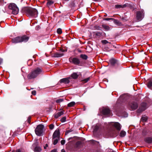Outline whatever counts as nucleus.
I'll return each instance as SVG.
<instances>
[{
  "label": "nucleus",
  "instance_id": "nucleus-6",
  "mask_svg": "<svg viewBox=\"0 0 152 152\" xmlns=\"http://www.w3.org/2000/svg\"><path fill=\"white\" fill-rule=\"evenodd\" d=\"M44 126L42 124L38 125L35 130L36 134L38 136H41L43 132Z\"/></svg>",
  "mask_w": 152,
  "mask_h": 152
},
{
  "label": "nucleus",
  "instance_id": "nucleus-11",
  "mask_svg": "<svg viewBox=\"0 0 152 152\" xmlns=\"http://www.w3.org/2000/svg\"><path fill=\"white\" fill-rule=\"evenodd\" d=\"M102 113L104 115H109L110 114V111L107 107L103 108L102 110Z\"/></svg>",
  "mask_w": 152,
  "mask_h": 152
},
{
  "label": "nucleus",
  "instance_id": "nucleus-44",
  "mask_svg": "<svg viewBox=\"0 0 152 152\" xmlns=\"http://www.w3.org/2000/svg\"><path fill=\"white\" fill-rule=\"evenodd\" d=\"M31 94L34 95H35L36 94V91L35 90H34L32 91Z\"/></svg>",
  "mask_w": 152,
  "mask_h": 152
},
{
  "label": "nucleus",
  "instance_id": "nucleus-43",
  "mask_svg": "<svg viewBox=\"0 0 152 152\" xmlns=\"http://www.w3.org/2000/svg\"><path fill=\"white\" fill-rule=\"evenodd\" d=\"M65 142V141L64 140H63L61 141V143L62 145H64Z\"/></svg>",
  "mask_w": 152,
  "mask_h": 152
},
{
  "label": "nucleus",
  "instance_id": "nucleus-29",
  "mask_svg": "<svg viewBox=\"0 0 152 152\" xmlns=\"http://www.w3.org/2000/svg\"><path fill=\"white\" fill-rule=\"evenodd\" d=\"M75 104V103L74 102H72L68 104L67 106L69 107H73Z\"/></svg>",
  "mask_w": 152,
  "mask_h": 152
},
{
  "label": "nucleus",
  "instance_id": "nucleus-35",
  "mask_svg": "<svg viewBox=\"0 0 152 152\" xmlns=\"http://www.w3.org/2000/svg\"><path fill=\"white\" fill-rule=\"evenodd\" d=\"M96 35L100 37L102 35V33L99 32H97L95 33Z\"/></svg>",
  "mask_w": 152,
  "mask_h": 152
},
{
  "label": "nucleus",
  "instance_id": "nucleus-23",
  "mask_svg": "<svg viewBox=\"0 0 152 152\" xmlns=\"http://www.w3.org/2000/svg\"><path fill=\"white\" fill-rule=\"evenodd\" d=\"M148 87L152 90V80H150L149 81L147 85Z\"/></svg>",
  "mask_w": 152,
  "mask_h": 152
},
{
  "label": "nucleus",
  "instance_id": "nucleus-16",
  "mask_svg": "<svg viewBox=\"0 0 152 152\" xmlns=\"http://www.w3.org/2000/svg\"><path fill=\"white\" fill-rule=\"evenodd\" d=\"M109 62L110 64L113 66H115L116 64H118L117 60L114 59L112 58L110 59L109 61Z\"/></svg>",
  "mask_w": 152,
  "mask_h": 152
},
{
  "label": "nucleus",
  "instance_id": "nucleus-38",
  "mask_svg": "<svg viewBox=\"0 0 152 152\" xmlns=\"http://www.w3.org/2000/svg\"><path fill=\"white\" fill-rule=\"evenodd\" d=\"M147 133V131L145 130H143L142 132V135H143V136H145L146 135V134Z\"/></svg>",
  "mask_w": 152,
  "mask_h": 152
},
{
  "label": "nucleus",
  "instance_id": "nucleus-49",
  "mask_svg": "<svg viewBox=\"0 0 152 152\" xmlns=\"http://www.w3.org/2000/svg\"><path fill=\"white\" fill-rule=\"evenodd\" d=\"M16 152H21V151L20 149H18L16 151Z\"/></svg>",
  "mask_w": 152,
  "mask_h": 152
},
{
  "label": "nucleus",
  "instance_id": "nucleus-55",
  "mask_svg": "<svg viewBox=\"0 0 152 152\" xmlns=\"http://www.w3.org/2000/svg\"><path fill=\"white\" fill-rule=\"evenodd\" d=\"M104 16H107V15H104Z\"/></svg>",
  "mask_w": 152,
  "mask_h": 152
},
{
  "label": "nucleus",
  "instance_id": "nucleus-37",
  "mask_svg": "<svg viewBox=\"0 0 152 152\" xmlns=\"http://www.w3.org/2000/svg\"><path fill=\"white\" fill-rule=\"evenodd\" d=\"M101 42L103 44H105L109 43L107 41L105 40H102Z\"/></svg>",
  "mask_w": 152,
  "mask_h": 152
},
{
  "label": "nucleus",
  "instance_id": "nucleus-30",
  "mask_svg": "<svg viewBox=\"0 0 152 152\" xmlns=\"http://www.w3.org/2000/svg\"><path fill=\"white\" fill-rule=\"evenodd\" d=\"M147 116H144L142 117L141 120L143 122H145L147 120Z\"/></svg>",
  "mask_w": 152,
  "mask_h": 152
},
{
  "label": "nucleus",
  "instance_id": "nucleus-5",
  "mask_svg": "<svg viewBox=\"0 0 152 152\" xmlns=\"http://www.w3.org/2000/svg\"><path fill=\"white\" fill-rule=\"evenodd\" d=\"M13 15H15L18 14L19 9L16 5L14 3H10V12Z\"/></svg>",
  "mask_w": 152,
  "mask_h": 152
},
{
  "label": "nucleus",
  "instance_id": "nucleus-1",
  "mask_svg": "<svg viewBox=\"0 0 152 152\" xmlns=\"http://www.w3.org/2000/svg\"><path fill=\"white\" fill-rule=\"evenodd\" d=\"M21 12L26 14L27 16L34 18L37 16L38 12L36 9L29 7H24L22 8Z\"/></svg>",
  "mask_w": 152,
  "mask_h": 152
},
{
  "label": "nucleus",
  "instance_id": "nucleus-26",
  "mask_svg": "<svg viewBox=\"0 0 152 152\" xmlns=\"http://www.w3.org/2000/svg\"><path fill=\"white\" fill-rule=\"evenodd\" d=\"M80 57L83 59H84L85 60H86L88 58L87 56L85 54H82L80 55Z\"/></svg>",
  "mask_w": 152,
  "mask_h": 152
},
{
  "label": "nucleus",
  "instance_id": "nucleus-2",
  "mask_svg": "<svg viewBox=\"0 0 152 152\" xmlns=\"http://www.w3.org/2000/svg\"><path fill=\"white\" fill-rule=\"evenodd\" d=\"M44 71L42 68H37L33 70L30 72L27 76V78L29 79H34L37 77L39 75L42 74Z\"/></svg>",
  "mask_w": 152,
  "mask_h": 152
},
{
  "label": "nucleus",
  "instance_id": "nucleus-53",
  "mask_svg": "<svg viewBox=\"0 0 152 152\" xmlns=\"http://www.w3.org/2000/svg\"><path fill=\"white\" fill-rule=\"evenodd\" d=\"M93 0L95 1H98V0Z\"/></svg>",
  "mask_w": 152,
  "mask_h": 152
},
{
  "label": "nucleus",
  "instance_id": "nucleus-32",
  "mask_svg": "<svg viewBox=\"0 0 152 152\" xmlns=\"http://www.w3.org/2000/svg\"><path fill=\"white\" fill-rule=\"evenodd\" d=\"M66 117L65 116L62 117L60 120V121L62 122H64L66 121Z\"/></svg>",
  "mask_w": 152,
  "mask_h": 152
},
{
  "label": "nucleus",
  "instance_id": "nucleus-10",
  "mask_svg": "<svg viewBox=\"0 0 152 152\" xmlns=\"http://www.w3.org/2000/svg\"><path fill=\"white\" fill-rule=\"evenodd\" d=\"M147 107V104L145 102L142 103L141 104L140 107L137 110V112L139 113H141L145 110Z\"/></svg>",
  "mask_w": 152,
  "mask_h": 152
},
{
  "label": "nucleus",
  "instance_id": "nucleus-50",
  "mask_svg": "<svg viewBox=\"0 0 152 152\" xmlns=\"http://www.w3.org/2000/svg\"><path fill=\"white\" fill-rule=\"evenodd\" d=\"M61 152H65L64 150V149H62V150H61Z\"/></svg>",
  "mask_w": 152,
  "mask_h": 152
},
{
  "label": "nucleus",
  "instance_id": "nucleus-42",
  "mask_svg": "<svg viewBox=\"0 0 152 152\" xmlns=\"http://www.w3.org/2000/svg\"><path fill=\"white\" fill-rule=\"evenodd\" d=\"M31 117L30 116H29L28 118V119L27 120V121L28 123H30L31 122Z\"/></svg>",
  "mask_w": 152,
  "mask_h": 152
},
{
  "label": "nucleus",
  "instance_id": "nucleus-47",
  "mask_svg": "<svg viewBox=\"0 0 152 152\" xmlns=\"http://www.w3.org/2000/svg\"><path fill=\"white\" fill-rule=\"evenodd\" d=\"M3 60L2 59L0 58V64H1Z\"/></svg>",
  "mask_w": 152,
  "mask_h": 152
},
{
  "label": "nucleus",
  "instance_id": "nucleus-17",
  "mask_svg": "<svg viewBox=\"0 0 152 152\" xmlns=\"http://www.w3.org/2000/svg\"><path fill=\"white\" fill-rule=\"evenodd\" d=\"M145 142L148 143H152V137H148L145 138L144 139Z\"/></svg>",
  "mask_w": 152,
  "mask_h": 152
},
{
  "label": "nucleus",
  "instance_id": "nucleus-46",
  "mask_svg": "<svg viewBox=\"0 0 152 152\" xmlns=\"http://www.w3.org/2000/svg\"><path fill=\"white\" fill-rule=\"evenodd\" d=\"M50 152H56V150L55 149H54L52 150Z\"/></svg>",
  "mask_w": 152,
  "mask_h": 152
},
{
  "label": "nucleus",
  "instance_id": "nucleus-12",
  "mask_svg": "<svg viewBox=\"0 0 152 152\" xmlns=\"http://www.w3.org/2000/svg\"><path fill=\"white\" fill-rule=\"evenodd\" d=\"M71 79V77H69L68 78H63L61 79L59 82L60 83H64L65 84L68 83L69 82V79Z\"/></svg>",
  "mask_w": 152,
  "mask_h": 152
},
{
  "label": "nucleus",
  "instance_id": "nucleus-7",
  "mask_svg": "<svg viewBox=\"0 0 152 152\" xmlns=\"http://www.w3.org/2000/svg\"><path fill=\"white\" fill-rule=\"evenodd\" d=\"M69 61L71 63L75 65H81V64L80 59L77 58L70 57L69 59Z\"/></svg>",
  "mask_w": 152,
  "mask_h": 152
},
{
  "label": "nucleus",
  "instance_id": "nucleus-27",
  "mask_svg": "<svg viewBox=\"0 0 152 152\" xmlns=\"http://www.w3.org/2000/svg\"><path fill=\"white\" fill-rule=\"evenodd\" d=\"M53 3L54 2L52 1H48L47 4V6L48 7H49L51 5L53 4Z\"/></svg>",
  "mask_w": 152,
  "mask_h": 152
},
{
  "label": "nucleus",
  "instance_id": "nucleus-54",
  "mask_svg": "<svg viewBox=\"0 0 152 152\" xmlns=\"http://www.w3.org/2000/svg\"><path fill=\"white\" fill-rule=\"evenodd\" d=\"M111 152H115L113 151H112Z\"/></svg>",
  "mask_w": 152,
  "mask_h": 152
},
{
  "label": "nucleus",
  "instance_id": "nucleus-20",
  "mask_svg": "<svg viewBox=\"0 0 152 152\" xmlns=\"http://www.w3.org/2000/svg\"><path fill=\"white\" fill-rule=\"evenodd\" d=\"M63 55V53H56L54 54L53 56L55 57H60L62 56Z\"/></svg>",
  "mask_w": 152,
  "mask_h": 152
},
{
  "label": "nucleus",
  "instance_id": "nucleus-31",
  "mask_svg": "<svg viewBox=\"0 0 152 152\" xmlns=\"http://www.w3.org/2000/svg\"><path fill=\"white\" fill-rule=\"evenodd\" d=\"M114 22L115 23L118 25H119L121 24V22L117 20L114 19Z\"/></svg>",
  "mask_w": 152,
  "mask_h": 152
},
{
  "label": "nucleus",
  "instance_id": "nucleus-18",
  "mask_svg": "<svg viewBox=\"0 0 152 152\" xmlns=\"http://www.w3.org/2000/svg\"><path fill=\"white\" fill-rule=\"evenodd\" d=\"M128 4H125L124 5L116 4L115 5V7L116 8H124L127 6Z\"/></svg>",
  "mask_w": 152,
  "mask_h": 152
},
{
  "label": "nucleus",
  "instance_id": "nucleus-4",
  "mask_svg": "<svg viewBox=\"0 0 152 152\" xmlns=\"http://www.w3.org/2000/svg\"><path fill=\"white\" fill-rule=\"evenodd\" d=\"M29 38L28 37L24 35L22 37H18L12 39V42L14 43H18L21 42H26L28 41Z\"/></svg>",
  "mask_w": 152,
  "mask_h": 152
},
{
  "label": "nucleus",
  "instance_id": "nucleus-40",
  "mask_svg": "<svg viewBox=\"0 0 152 152\" xmlns=\"http://www.w3.org/2000/svg\"><path fill=\"white\" fill-rule=\"evenodd\" d=\"M54 125H53V124H51L49 126V127L50 129H51V130L53 129L54 128Z\"/></svg>",
  "mask_w": 152,
  "mask_h": 152
},
{
  "label": "nucleus",
  "instance_id": "nucleus-21",
  "mask_svg": "<svg viewBox=\"0 0 152 152\" xmlns=\"http://www.w3.org/2000/svg\"><path fill=\"white\" fill-rule=\"evenodd\" d=\"M71 76L73 79H76L78 78V75L76 73L74 72L71 75Z\"/></svg>",
  "mask_w": 152,
  "mask_h": 152
},
{
  "label": "nucleus",
  "instance_id": "nucleus-24",
  "mask_svg": "<svg viewBox=\"0 0 152 152\" xmlns=\"http://www.w3.org/2000/svg\"><path fill=\"white\" fill-rule=\"evenodd\" d=\"M92 127L94 129L93 132L94 133L96 132L99 128V126L97 125L95 126H93Z\"/></svg>",
  "mask_w": 152,
  "mask_h": 152
},
{
  "label": "nucleus",
  "instance_id": "nucleus-48",
  "mask_svg": "<svg viewBox=\"0 0 152 152\" xmlns=\"http://www.w3.org/2000/svg\"><path fill=\"white\" fill-rule=\"evenodd\" d=\"M48 147V145L47 144H46L45 145V146H44V149H45L46 148Z\"/></svg>",
  "mask_w": 152,
  "mask_h": 152
},
{
  "label": "nucleus",
  "instance_id": "nucleus-36",
  "mask_svg": "<svg viewBox=\"0 0 152 152\" xmlns=\"http://www.w3.org/2000/svg\"><path fill=\"white\" fill-rule=\"evenodd\" d=\"M57 33L59 34H61L62 33V30L61 28H59L57 29Z\"/></svg>",
  "mask_w": 152,
  "mask_h": 152
},
{
  "label": "nucleus",
  "instance_id": "nucleus-25",
  "mask_svg": "<svg viewBox=\"0 0 152 152\" xmlns=\"http://www.w3.org/2000/svg\"><path fill=\"white\" fill-rule=\"evenodd\" d=\"M91 79V77H89L86 79H85L81 80V82L82 83H85L87 82H88V81H89Z\"/></svg>",
  "mask_w": 152,
  "mask_h": 152
},
{
  "label": "nucleus",
  "instance_id": "nucleus-9",
  "mask_svg": "<svg viewBox=\"0 0 152 152\" xmlns=\"http://www.w3.org/2000/svg\"><path fill=\"white\" fill-rule=\"evenodd\" d=\"M138 107V105L137 103L135 102H133L130 103L128 106L130 110H134L136 109Z\"/></svg>",
  "mask_w": 152,
  "mask_h": 152
},
{
  "label": "nucleus",
  "instance_id": "nucleus-33",
  "mask_svg": "<svg viewBox=\"0 0 152 152\" xmlns=\"http://www.w3.org/2000/svg\"><path fill=\"white\" fill-rule=\"evenodd\" d=\"M53 139L54 140L53 144L54 145H56L58 143L59 138H56Z\"/></svg>",
  "mask_w": 152,
  "mask_h": 152
},
{
  "label": "nucleus",
  "instance_id": "nucleus-39",
  "mask_svg": "<svg viewBox=\"0 0 152 152\" xmlns=\"http://www.w3.org/2000/svg\"><path fill=\"white\" fill-rule=\"evenodd\" d=\"M81 144V142L80 141H78L76 143V146L77 147H78Z\"/></svg>",
  "mask_w": 152,
  "mask_h": 152
},
{
  "label": "nucleus",
  "instance_id": "nucleus-3",
  "mask_svg": "<svg viewBox=\"0 0 152 152\" xmlns=\"http://www.w3.org/2000/svg\"><path fill=\"white\" fill-rule=\"evenodd\" d=\"M44 71L42 68H37L33 70L30 72L27 76V78L29 79H34L37 77L39 75L42 74Z\"/></svg>",
  "mask_w": 152,
  "mask_h": 152
},
{
  "label": "nucleus",
  "instance_id": "nucleus-14",
  "mask_svg": "<svg viewBox=\"0 0 152 152\" xmlns=\"http://www.w3.org/2000/svg\"><path fill=\"white\" fill-rule=\"evenodd\" d=\"M60 136V132L58 130H56L54 132L53 137V139L56 138H59Z\"/></svg>",
  "mask_w": 152,
  "mask_h": 152
},
{
  "label": "nucleus",
  "instance_id": "nucleus-19",
  "mask_svg": "<svg viewBox=\"0 0 152 152\" xmlns=\"http://www.w3.org/2000/svg\"><path fill=\"white\" fill-rule=\"evenodd\" d=\"M42 150L41 148L38 146H36L34 149V151L35 152H40Z\"/></svg>",
  "mask_w": 152,
  "mask_h": 152
},
{
  "label": "nucleus",
  "instance_id": "nucleus-28",
  "mask_svg": "<svg viewBox=\"0 0 152 152\" xmlns=\"http://www.w3.org/2000/svg\"><path fill=\"white\" fill-rule=\"evenodd\" d=\"M126 134V132L124 131H121L120 133V136L121 137H124L125 136Z\"/></svg>",
  "mask_w": 152,
  "mask_h": 152
},
{
  "label": "nucleus",
  "instance_id": "nucleus-22",
  "mask_svg": "<svg viewBox=\"0 0 152 152\" xmlns=\"http://www.w3.org/2000/svg\"><path fill=\"white\" fill-rule=\"evenodd\" d=\"M102 27L105 30L107 31L110 30V28L108 26L105 24L102 25Z\"/></svg>",
  "mask_w": 152,
  "mask_h": 152
},
{
  "label": "nucleus",
  "instance_id": "nucleus-34",
  "mask_svg": "<svg viewBox=\"0 0 152 152\" xmlns=\"http://www.w3.org/2000/svg\"><path fill=\"white\" fill-rule=\"evenodd\" d=\"M63 101H64V99H57L56 100V102L57 103H60L61 102H62Z\"/></svg>",
  "mask_w": 152,
  "mask_h": 152
},
{
  "label": "nucleus",
  "instance_id": "nucleus-45",
  "mask_svg": "<svg viewBox=\"0 0 152 152\" xmlns=\"http://www.w3.org/2000/svg\"><path fill=\"white\" fill-rule=\"evenodd\" d=\"M71 132V130H67L65 134L66 135V134H67L68 133H69Z\"/></svg>",
  "mask_w": 152,
  "mask_h": 152
},
{
  "label": "nucleus",
  "instance_id": "nucleus-8",
  "mask_svg": "<svg viewBox=\"0 0 152 152\" xmlns=\"http://www.w3.org/2000/svg\"><path fill=\"white\" fill-rule=\"evenodd\" d=\"M144 12L143 10L137 11L136 13V18L139 21H141L144 18Z\"/></svg>",
  "mask_w": 152,
  "mask_h": 152
},
{
  "label": "nucleus",
  "instance_id": "nucleus-41",
  "mask_svg": "<svg viewBox=\"0 0 152 152\" xmlns=\"http://www.w3.org/2000/svg\"><path fill=\"white\" fill-rule=\"evenodd\" d=\"M114 19L113 18H104V20H114Z\"/></svg>",
  "mask_w": 152,
  "mask_h": 152
},
{
  "label": "nucleus",
  "instance_id": "nucleus-15",
  "mask_svg": "<svg viewBox=\"0 0 152 152\" xmlns=\"http://www.w3.org/2000/svg\"><path fill=\"white\" fill-rule=\"evenodd\" d=\"M64 113L63 111H60L57 113H55L54 115V116L55 118H57L63 115Z\"/></svg>",
  "mask_w": 152,
  "mask_h": 152
},
{
  "label": "nucleus",
  "instance_id": "nucleus-52",
  "mask_svg": "<svg viewBox=\"0 0 152 152\" xmlns=\"http://www.w3.org/2000/svg\"><path fill=\"white\" fill-rule=\"evenodd\" d=\"M8 8H10V5H8Z\"/></svg>",
  "mask_w": 152,
  "mask_h": 152
},
{
  "label": "nucleus",
  "instance_id": "nucleus-51",
  "mask_svg": "<svg viewBox=\"0 0 152 152\" xmlns=\"http://www.w3.org/2000/svg\"><path fill=\"white\" fill-rule=\"evenodd\" d=\"M13 21H14V20L12 19V23H13Z\"/></svg>",
  "mask_w": 152,
  "mask_h": 152
},
{
  "label": "nucleus",
  "instance_id": "nucleus-13",
  "mask_svg": "<svg viewBox=\"0 0 152 152\" xmlns=\"http://www.w3.org/2000/svg\"><path fill=\"white\" fill-rule=\"evenodd\" d=\"M112 125L116 128V129L118 131L121 129V126L120 124L118 122H114L113 123Z\"/></svg>",
  "mask_w": 152,
  "mask_h": 152
}]
</instances>
